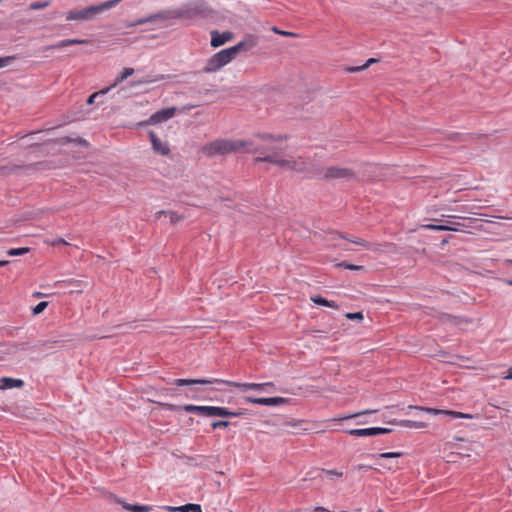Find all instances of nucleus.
<instances>
[{
  "label": "nucleus",
  "mask_w": 512,
  "mask_h": 512,
  "mask_svg": "<svg viewBox=\"0 0 512 512\" xmlns=\"http://www.w3.org/2000/svg\"><path fill=\"white\" fill-rule=\"evenodd\" d=\"M273 153L267 154L264 157H256V162H268L281 167L286 170L304 173L307 177L333 180V179H346L353 178V172L348 168L330 166L321 167L310 161L304 160L302 157L295 158L293 156H284L281 152L273 148Z\"/></svg>",
  "instance_id": "nucleus-1"
},
{
  "label": "nucleus",
  "mask_w": 512,
  "mask_h": 512,
  "mask_svg": "<svg viewBox=\"0 0 512 512\" xmlns=\"http://www.w3.org/2000/svg\"><path fill=\"white\" fill-rule=\"evenodd\" d=\"M255 137L266 142L267 146L262 148L253 146L254 143L243 140L217 139L204 145L202 151L208 156H215L225 155L247 147L248 152L259 153L260 155L258 157H264L267 154L273 153V148H276V151L281 152L283 149L280 146L274 145V143H280L287 139L286 135H273L269 133H259L255 135Z\"/></svg>",
  "instance_id": "nucleus-2"
},
{
  "label": "nucleus",
  "mask_w": 512,
  "mask_h": 512,
  "mask_svg": "<svg viewBox=\"0 0 512 512\" xmlns=\"http://www.w3.org/2000/svg\"><path fill=\"white\" fill-rule=\"evenodd\" d=\"M257 45L254 37H248L236 45L223 49L212 55L203 68L204 73H214L231 63L240 52H247Z\"/></svg>",
  "instance_id": "nucleus-3"
},
{
  "label": "nucleus",
  "mask_w": 512,
  "mask_h": 512,
  "mask_svg": "<svg viewBox=\"0 0 512 512\" xmlns=\"http://www.w3.org/2000/svg\"><path fill=\"white\" fill-rule=\"evenodd\" d=\"M211 10L204 0H192L181 6L165 10L166 20L179 19L187 22H194L209 16Z\"/></svg>",
  "instance_id": "nucleus-4"
},
{
  "label": "nucleus",
  "mask_w": 512,
  "mask_h": 512,
  "mask_svg": "<svg viewBox=\"0 0 512 512\" xmlns=\"http://www.w3.org/2000/svg\"><path fill=\"white\" fill-rule=\"evenodd\" d=\"M172 382L177 386H185V385H192V384H201V385H207V384H225L232 387L240 388L243 391L251 390L250 385L251 383H240V382H234V381H228V380H222L217 378H210V379H173Z\"/></svg>",
  "instance_id": "nucleus-5"
},
{
  "label": "nucleus",
  "mask_w": 512,
  "mask_h": 512,
  "mask_svg": "<svg viewBox=\"0 0 512 512\" xmlns=\"http://www.w3.org/2000/svg\"><path fill=\"white\" fill-rule=\"evenodd\" d=\"M176 111H177V108H175V107L161 109V110L155 112L154 114H152L146 123L150 124V125H154V124L165 122V121L171 119L172 117H174Z\"/></svg>",
  "instance_id": "nucleus-6"
},
{
  "label": "nucleus",
  "mask_w": 512,
  "mask_h": 512,
  "mask_svg": "<svg viewBox=\"0 0 512 512\" xmlns=\"http://www.w3.org/2000/svg\"><path fill=\"white\" fill-rule=\"evenodd\" d=\"M211 35V46L213 48L220 47L225 43L231 41L234 38V34L230 31H225L223 33H219L217 30H213L210 33Z\"/></svg>",
  "instance_id": "nucleus-7"
},
{
  "label": "nucleus",
  "mask_w": 512,
  "mask_h": 512,
  "mask_svg": "<svg viewBox=\"0 0 512 512\" xmlns=\"http://www.w3.org/2000/svg\"><path fill=\"white\" fill-rule=\"evenodd\" d=\"M149 137L152 144V148L155 153L163 156L168 155L170 153V148L167 142H164L161 139H159L154 132H149Z\"/></svg>",
  "instance_id": "nucleus-8"
},
{
  "label": "nucleus",
  "mask_w": 512,
  "mask_h": 512,
  "mask_svg": "<svg viewBox=\"0 0 512 512\" xmlns=\"http://www.w3.org/2000/svg\"><path fill=\"white\" fill-rule=\"evenodd\" d=\"M245 401L248 403L258 404L262 406H278L285 403V399L282 397H271V398H254L246 397Z\"/></svg>",
  "instance_id": "nucleus-9"
},
{
  "label": "nucleus",
  "mask_w": 512,
  "mask_h": 512,
  "mask_svg": "<svg viewBox=\"0 0 512 512\" xmlns=\"http://www.w3.org/2000/svg\"><path fill=\"white\" fill-rule=\"evenodd\" d=\"M420 409L427 413L434 414V415L444 414V415H449L453 418H464V419H473L474 418V416L472 414L462 413V412H457V411L440 410V409H433V408H425V409L420 408Z\"/></svg>",
  "instance_id": "nucleus-10"
},
{
  "label": "nucleus",
  "mask_w": 512,
  "mask_h": 512,
  "mask_svg": "<svg viewBox=\"0 0 512 512\" xmlns=\"http://www.w3.org/2000/svg\"><path fill=\"white\" fill-rule=\"evenodd\" d=\"M164 20H166L165 11H159L157 13L150 14L146 17H142V18H138V19L134 20V24H135V26H138V25L153 23L156 21H164Z\"/></svg>",
  "instance_id": "nucleus-11"
},
{
  "label": "nucleus",
  "mask_w": 512,
  "mask_h": 512,
  "mask_svg": "<svg viewBox=\"0 0 512 512\" xmlns=\"http://www.w3.org/2000/svg\"><path fill=\"white\" fill-rule=\"evenodd\" d=\"M164 509L170 512H202L201 505L192 503L182 506H165Z\"/></svg>",
  "instance_id": "nucleus-12"
},
{
  "label": "nucleus",
  "mask_w": 512,
  "mask_h": 512,
  "mask_svg": "<svg viewBox=\"0 0 512 512\" xmlns=\"http://www.w3.org/2000/svg\"><path fill=\"white\" fill-rule=\"evenodd\" d=\"M117 503L121 504L124 509L131 512H150L152 511V506L149 505H139V504H129L126 502L117 499Z\"/></svg>",
  "instance_id": "nucleus-13"
},
{
  "label": "nucleus",
  "mask_w": 512,
  "mask_h": 512,
  "mask_svg": "<svg viewBox=\"0 0 512 512\" xmlns=\"http://www.w3.org/2000/svg\"><path fill=\"white\" fill-rule=\"evenodd\" d=\"M23 385V381L21 379H14L9 377H2L0 379V389L6 390L11 388L21 387Z\"/></svg>",
  "instance_id": "nucleus-14"
},
{
  "label": "nucleus",
  "mask_w": 512,
  "mask_h": 512,
  "mask_svg": "<svg viewBox=\"0 0 512 512\" xmlns=\"http://www.w3.org/2000/svg\"><path fill=\"white\" fill-rule=\"evenodd\" d=\"M348 434L355 436V437L375 436V427L351 429L348 431Z\"/></svg>",
  "instance_id": "nucleus-15"
},
{
  "label": "nucleus",
  "mask_w": 512,
  "mask_h": 512,
  "mask_svg": "<svg viewBox=\"0 0 512 512\" xmlns=\"http://www.w3.org/2000/svg\"><path fill=\"white\" fill-rule=\"evenodd\" d=\"M424 229L435 230V231H459V228L456 226H449L446 224H426L422 226Z\"/></svg>",
  "instance_id": "nucleus-16"
},
{
  "label": "nucleus",
  "mask_w": 512,
  "mask_h": 512,
  "mask_svg": "<svg viewBox=\"0 0 512 512\" xmlns=\"http://www.w3.org/2000/svg\"><path fill=\"white\" fill-rule=\"evenodd\" d=\"M242 415L241 411H231L225 407L216 406V417H238Z\"/></svg>",
  "instance_id": "nucleus-17"
},
{
  "label": "nucleus",
  "mask_w": 512,
  "mask_h": 512,
  "mask_svg": "<svg viewBox=\"0 0 512 512\" xmlns=\"http://www.w3.org/2000/svg\"><path fill=\"white\" fill-rule=\"evenodd\" d=\"M330 235H331V240H334L336 238H342V239H346V240L350 241L351 243H354L357 245L368 246V243L361 238H357V237L346 238L343 235L339 234L338 232H331Z\"/></svg>",
  "instance_id": "nucleus-18"
},
{
  "label": "nucleus",
  "mask_w": 512,
  "mask_h": 512,
  "mask_svg": "<svg viewBox=\"0 0 512 512\" xmlns=\"http://www.w3.org/2000/svg\"><path fill=\"white\" fill-rule=\"evenodd\" d=\"M311 301L317 305L331 307V308H338V305L334 301H329L321 296H313L311 297Z\"/></svg>",
  "instance_id": "nucleus-19"
},
{
  "label": "nucleus",
  "mask_w": 512,
  "mask_h": 512,
  "mask_svg": "<svg viewBox=\"0 0 512 512\" xmlns=\"http://www.w3.org/2000/svg\"><path fill=\"white\" fill-rule=\"evenodd\" d=\"M134 69L133 68H125L119 76L115 79L114 83L110 86L111 89L116 87L119 83L123 82L125 79H127L129 76L133 75Z\"/></svg>",
  "instance_id": "nucleus-20"
},
{
  "label": "nucleus",
  "mask_w": 512,
  "mask_h": 512,
  "mask_svg": "<svg viewBox=\"0 0 512 512\" xmlns=\"http://www.w3.org/2000/svg\"><path fill=\"white\" fill-rule=\"evenodd\" d=\"M399 424L403 427L414 428V429H422L427 426L425 422L413 421V420H402V421H400Z\"/></svg>",
  "instance_id": "nucleus-21"
},
{
  "label": "nucleus",
  "mask_w": 512,
  "mask_h": 512,
  "mask_svg": "<svg viewBox=\"0 0 512 512\" xmlns=\"http://www.w3.org/2000/svg\"><path fill=\"white\" fill-rule=\"evenodd\" d=\"M274 384L272 382L266 383H251L250 389L256 391H268L267 388H273Z\"/></svg>",
  "instance_id": "nucleus-22"
},
{
  "label": "nucleus",
  "mask_w": 512,
  "mask_h": 512,
  "mask_svg": "<svg viewBox=\"0 0 512 512\" xmlns=\"http://www.w3.org/2000/svg\"><path fill=\"white\" fill-rule=\"evenodd\" d=\"M162 215L169 216L170 221L172 223H175L179 220V216L175 212H172V211H163L162 210V211L156 212V214H155L157 219H159Z\"/></svg>",
  "instance_id": "nucleus-23"
},
{
  "label": "nucleus",
  "mask_w": 512,
  "mask_h": 512,
  "mask_svg": "<svg viewBox=\"0 0 512 512\" xmlns=\"http://www.w3.org/2000/svg\"><path fill=\"white\" fill-rule=\"evenodd\" d=\"M202 407L203 406L192 405V404H186V405L181 406V408L185 412H187V413H195V414H198V415L201 414Z\"/></svg>",
  "instance_id": "nucleus-24"
},
{
  "label": "nucleus",
  "mask_w": 512,
  "mask_h": 512,
  "mask_svg": "<svg viewBox=\"0 0 512 512\" xmlns=\"http://www.w3.org/2000/svg\"><path fill=\"white\" fill-rule=\"evenodd\" d=\"M28 247H21V248H11L7 251V254L9 256H21L29 252Z\"/></svg>",
  "instance_id": "nucleus-25"
},
{
  "label": "nucleus",
  "mask_w": 512,
  "mask_h": 512,
  "mask_svg": "<svg viewBox=\"0 0 512 512\" xmlns=\"http://www.w3.org/2000/svg\"><path fill=\"white\" fill-rule=\"evenodd\" d=\"M111 90V87H106L98 92H95L93 93L92 95H90L87 99V104L91 105L95 102V99L99 96V95H105L107 94L109 91Z\"/></svg>",
  "instance_id": "nucleus-26"
},
{
  "label": "nucleus",
  "mask_w": 512,
  "mask_h": 512,
  "mask_svg": "<svg viewBox=\"0 0 512 512\" xmlns=\"http://www.w3.org/2000/svg\"><path fill=\"white\" fill-rule=\"evenodd\" d=\"M201 416L216 417V406H203Z\"/></svg>",
  "instance_id": "nucleus-27"
},
{
  "label": "nucleus",
  "mask_w": 512,
  "mask_h": 512,
  "mask_svg": "<svg viewBox=\"0 0 512 512\" xmlns=\"http://www.w3.org/2000/svg\"><path fill=\"white\" fill-rule=\"evenodd\" d=\"M164 78L163 75L161 76H156L154 78H151V77H146L144 78L143 80H140L138 82H135L132 84V86H135V85H138V84H149V83H153V82H156V81H159V80H162Z\"/></svg>",
  "instance_id": "nucleus-28"
},
{
  "label": "nucleus",
  "mask_w": 512,
  "mask_h": 512,
  "mask_svg": "<svg viewBox=\"0 0 512 512\" xmlns=\"http://www.w3.org/2000/svg\"><path fill=\"white\" fill-rule=\"evenodd\" d=\"M47 6H49V2L48 1L33 2V3H31L29 5V9H31V10H40V9L46 8Z\"/></svg>",
  "instance_id": "nucleus-29"
},
{
  "label": "nucleus",
  "mask_w": 512,
  "mask_h": 512,
  "mask_svg": "<svg viewBox=\"0 0 512 512\" xmlns=\"http://www.w3.org/2000/svg\"><path fill=\"white\" fill-rule=\"evenodd\" d=\"M403 455L402 452H385L378 455L379 458L389 459V458H398Z\"/></svg>",
  "instance_id": "nucleus-30"
},
{
  "label": "nucleus",
  "mask_w": 512,
  "mask_h": 512,
  "mask_svg": "<svg viewBox=\"0 0 512 512\" xmlns=\"http://www.w3.org/2000/svg\"><path fill=\"white\" fill-rule=\"evenodd\" d=\"M68 142H75L78 145L87 146V141L85 139H82V138H76V139L63 138V139H61V143L62 144H65V143H68Z\"/></svg>",
  "instance_id": "nucleus-31"
},
{
  "label": "nucleus",
  "mask_w": 512,
  "mask_h": 512,
  "mask_svg": "<svg viewBox=\"0 0 512 512\" xmlns=\"http://www.w3.org/2000/svg\"><path fill=\"white\" fill-rule=\"evenodd\" d=\"M374 62H375V59L370 58L369 60H367V62H366L364 65H362V66H357V67H351V68H349V69H348V71H350V72H358V71L364 70V69H366L367 67H369V65H370L371 63H374Z\"/></svg>",
  "instance_id": "nucleus-32"
},
{
  "label": "nucleus",
  "mask_w": 512,
  "mask_h": 512,
  "mask_svg": "<svg viewBox=\"0 0 512 512\" xmlns=\"http://www.w3.org/2000/svg\"><path fill=\"white\" fill-rule=\"evenodd\" d=\"M15 60V56L0 57V68L10 65Z\"/></svg>",
  "instance_id": "nucleus-33"
},
{
  "label": "nucleus",
  "mask_w": 512,
  "mask_h": 512,
  "mask_svg": "<svg viewBox=\"0 0 512 512\" xmlns=\"http://www.w3.org/2000/svg\"><path fill=\"white\" fill-rule=\"evenodd\" d=\"M230 425V422L229 421H226V420H219V421H215L211 424L212 428L215 430V429H218V428H226Z\"/></svg>",
  "instance_id": "nucleus-34"
},
{
  "label": "nucleus",
  "mask_w": 512,
  "mask_h": 512,
  "mask_svg": "<svg viewBox=\"0 0 512 512\" xmlns=\"http://www.w3.org/2000/svg\"><path fill=\"white\" fill-rule=\"evenodd\" d=\"M272 31L276 34H279V35L285 36V37H295L296 36V34L294 32L280 30L277 27H273Z\"/></svg>",
  "instance_id": "nucleus-35"
},
{
  "label": "nucleus",
  "mask_w": 512,
  "mask_h": 512,
  "mask_svg": "<svg viewBox=\"0 0 512 512\" xmlns=\"http://www.w3.org/2000/svg\"><path fill=\"white\" fill-rule=\"evenodd\" d=\"M47 305H48V303H47V302H44V301L39 302V303H38V304L33 308V313H34L35 315L42 313V312L45 310V308L47 307Z\"/></svg>",
  "instance_id": "nucleus-36"
},
{
  "label": "nucleus",
  "mask_w": 512,
  "mask_h": 512,
  "mask_svg": "<svg viewBox=\"0 0 512 512\" xmlns=\"http://www.w3.org/2000/svg\"><path fill=\"white\" fill-rule=\"evenodd\" d=\"M338 266L343 267L345 269H349V270H362L363 269V266L348 264L346 262H341L338 264Z\"/></svg>",
  "instance_id": "nucleus-37"
},
{
  "label": "nucleus",
  "mask_w": 512,
  "mask_h": 512,
  "mask_svg": "<svg viewBox=\"0 0 512 512\" xmlns=\"http://www.w3.org/2000/svg\"><path fill=\"white\" fill-rule=\"evenodd\" d=\"M69 46L68 39L61 40L49 47V49H60Z\"/></svg>",
  "instance_id": "nucleus-38"
},
{
  "label": "nucleus",
  "mask_w": 512,
  "mask_h": 512,
  "mask_svg": "<svg viewBox=\"0 0 512 512\" xmlns=\"http://www.w3.org/2000/svg\"><path fill=\"white\" fill-rule=\"evenodd\" d=\"M376 411L377 410H365V411H362V412H359V413H356V414L347 415V416L343 417L342 419H351V418H355V417H358V416H361V415L371 414V413H374Z\"/></svg>",
  "instance_id": "nucleus-39"
},
{
  "label": "nucleus",
  "mask_w": 512,
  "mask_h": 512,
  "mask_svg": "<svg viewBox=\"0 0 512 512\" xmlns=\"http://www.w3.org/2000/svg\"><path fill=\"white\" fill-rule=\"evenodd\" d=\"M350 320H362L363 314L361 312L346 313L345 315Z\"/></svg>",
  "instance_id": "nucleus-40"
},
{
  "label": "nucleus",
  "mask_w": 512,
  "mask_h": 512,
  "mask_svg": "<svg viewBox=\"0 0 512 512\" xmlns=\"http://www.w3.org/2000/svg\"><path fill=\"white\" fill-rule=\"evenodd\" d=\"M88 40L85 39H68L69 46L76 44H85Z\"/></svg>",
  "instance_id": "nucleus-41"
},
{
  "label": "nucleus",
  "mask_w": 512,
  "mask_h": 512,
  "mask_svg": "<svg viewBox=\"0 0 512 512\" xmlns=\"http://www.w3.org/2000/svg\"><path fill=\"white\" fill-rule=\"evenodd\" d=\"M328 476H335V477H341L343 473L338 470H325L324 471Z\"/></svg>",
  "instance_id": "nucleus-42"
},
{
  "label": "nucleus",
  "mask_w": 512,
  "mask_h": 512,
  "mask_svg": "<svg viewBox=\"0 0 512 512\" xmlns=\"http://www.w3.org/2000/svg\"><path fill=\"white\" fill-rule=\"evenodd\" d=\"M390 432H391V429H389V428L375 427V435L387 434Z\"/></svg>",
  "instance_id": "nucleus-43"
},
{
  "label": "nucleus",
  "mask_w": 512,
  "mask_h": 512,
  "mask_svg": "<svg viewBox=\"0 0 512 512\" xmlns=\"http://www.w3.org/2000/svg\"><path fill=\"white\" fill-rule=\"evenodd\" d=\"M504 379L510 380L512 379V367H510L507 371V374L504 376Z\"/></svg>",
  "instance_id": "nucleus-44"
},
{
  "label": "nucleus",
  "mask_w": 512,
  "mask_h": 512,
  "mask_svg": "<svg viewBox=\"0 0 512 512\" xmlns=\"http://www.w3.org/2000/svg\"><path fill=\"white\" fill-rule=\"evenodd\" d=\"M135 24H134V21H127L124 23V27L126 28H130V27H134Z\"/></svg>",
  "instance_id": "nucleus-45"
},
{
  "label": "nucleus",
  "mask_w": 512,
  "mask_h": 512,
  "mask_svg": "<svg viewBox=\"0 0 512 512\" xmlns=\"http://www.w3.org/2000/svg\"><path fill=\"white\" fill-rule=\"evenodd\" d=\"M9 262L7 260L0 261V267L6 266Z\"/></svg>",
  "instance_id": "nucleus-46"
},
{
  "label": "nucleus",
  "mask_w": 512,
  "mask_h": 512,
  "mask_svg": "<svg viewBox=\"0 0 512 512\" xmlns=\"http://www.w3.org/2000/svg\"><path fill=\"white\" fill-rule=\"evenodd\" d=\"M192 108H193V106H192V105H190V106H186V107H184V108H183V110H190V109H192Z\"/></svg>",
  "instance_id": "nucleus-47"
},
{
  "label": "nucleus",
  "mask_w": 512,
  "mask_h": 512,
  "mask_svg": "<svg viewBox=\"0 0 512 512\" xmlns=\"http://www.w3.org/2000/svg\"><path fill=\"white\" fill-rule=\"evenodd\" d=\"M59 243H63V244H66V242L63 240V239H59L58 240Z\"/></svg>",
  "instance_id": "nucleus-48"
},
{
  "label": "nucleus",
  "mask_w": 512,
  "mask_h": 512,
  "mask_svg": "<svg viewBox=\"0 0 512 512\" xmlns=\"http://www.w3.org/2000/svg\"><path fill=\"white\" fill-rule=\"evenodd\" d=\"M507 284H508V285H510V286H512V280H508V281H507Z\"/></svg>",
  "instance_id": "nucleus-49"
},
{
  "label": "nucleus",
  "mask_w": 512,
  "mask_h": 512,
  "mask_svg": "<svg viewBox=\"0 0 512 512\" xmlns=\"http://www.w3.org/2000/svg\"><path fill=\"white\" fill-rule=\"evenodd\" d=\"M446 243H447V240H443L441 244H442V246H444Z\"/></svg>",
  "instance_id": "nucleus-50"
},
{
  "label": "nucleus",
  "mask_w": 512,
  "mask_h": 512,
  "mask_svg": "<svg viewBox=\"0 0 512 512\" xmlns=\"http://www.w3.org/2000/svg\"><path fill=\"white\" fill-rule=\"evenodd\" d=\"M507 262L512 265V260H508Z\"/></svg>",
  "instance_id": "nucleus-51"
}]
</instances>
